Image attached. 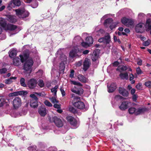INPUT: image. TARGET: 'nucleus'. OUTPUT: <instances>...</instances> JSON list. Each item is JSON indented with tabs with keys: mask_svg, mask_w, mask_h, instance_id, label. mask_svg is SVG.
I'll return each instance as SVG.
<instances>
[{
	"mask_svg": "<svg viewBox=\"0 0 151 151\" xmlns=\"http://www.w3.org/2000/svg\"><path fill=\"white\" fill-rule=\"evenodd\" d=\"M89 52V51L88 50L83 51V50L81 48L80 46L75 47L70 51L69 56L72 58L79 57L82 55V53L84 54H87Z\"/></svg>",
	"mask_w": 151,
	"mask_h": 151,
	"instance_id": "f257e3e1",
	"label": "nucleus"
},
{
	"mask_svg": "<svg viewBox=\"0 0 151 151\" xmlns=\"http://www.w3.org/2000/svg\"><path fill=\"white\" fill-rule=\"evenodd\" d=\"M24 52L23 55H20V60L22 63L25 62L24 66H32L33 65V61L32 58H28L29 54L28 51Z\"/></svg>",
	"mask_w": 151,
	"mask_h": 151,
	"instance_id": "f03ea898",
	"label": "nucleus"
},
{
	"mask_svg": "<svg viewBox=\"0 0 151 151\" xmlns=\"http://www.w3.org/2000/svg\"><path fill=\"white\" fill-rule=\"evenodd\" d=\"M16 14L19 18H24L28 17L29 13L28 11L25 10L24 8H20L15 10Z\"/></svg>",
	"mask_w": 151,
	"mask_h": 151,
	"instance_id": "7ed1b4c3",
	"label": "nucleus"
},
{
	"mask_svg": "<svg viewBox=\"0 0 151 151\" xmlns=\"http://www.w3.org/2000/svg\"><path fill=\"white\" fill-rule=\"evenodd\" d=\"M73 105L76 107L80 109L83 110L84 111H87L88 109V106H85L84 103L80 101L73 103Z\"/></svg>",
	"mask_w": 151,
	"mask_h": 151,
	"instance_id": "20e7f679",
	"label": "nucleus"
},
{
	"mask_svg": "<svg viewBox=\"0 0 151 151\" xmlns=\"http://www.w3.org/2000/svg\"><path fill=\"white\" fill-rule=\"evenodd\" d=\"M21 4L20 0H12L8 3L7 8L8 10H10L16 6H19Z\"/></svg>",
	"mask_w": 151,
	"mask_h": 151,
	"instance_id": "39448f33",
	"label": "nucleus"
},
{
	"mask_svg": "<svg viewBox=\"0 0 151 151\" xmlns=\"http://www.w3.org/2000/svg\"><path fill=\"white\" fill-rule=\"evenodd\" d=\"M145 110L144 109H136L135 108L131 107L128 109V111L130 114H134L136 115H138L143 113Z\"/></svg>",
	"mask_w": 151,
	"mask_h": 151,
	"instance_id": "423d86ee",
	"label": "nucleus"
},
{
	"mask_svg": "<svg viewBox=\"0 0 151 151\" xmlns=\"http://www.w3.org/2000/svg\"><path fill=\"white\" fill-rule=\"evenodd\" d=\"M121 21L123 24L128 27H132L133 26L134 22L132 19L124 17L121 19Z\"/></svg>",
	"mask_w": 151,
	"mask_h": 151,
	"instance_id": "0eeeda50",
	"label": "nucleus"
},
{
	"mask_svg": "<svg viewBox=\"0 0 151 151\" xmlns=\"http://www.w3.org/2000/svg\"><path fill=\"white\" fill-rule=\"evenodd\" d=\"M86 42H82L81 43V45L83 47H86L89 46L90 45L92 44L93 42V39L91 36H88L86 39Z\"/></svg>",
	"mask_w": 151,
	"mask_h": 151,
	"instance_id": "6e6552de",
	"label": "nucleus"
},
{
	"mask_svg": "<svg viewBox=\"0 0 151 151\" xmlns=\"http://www.w3.org/2000/svg\"><path fill=\"white\" fill-rule=\"evenodd\" d=\"M60 66H65L68 65L67 57L64 54L62 53L60 55Z\"/></svg>",
	"mask_w": 151,
	"mask_h": 151,
	"instance_id": "1a4fd4ad",
	"label": "nucleus"
},
{
	"mask_svg": "<svg viewBox=\"0 0 151 151\" xmlns=\"http://www.w3.org/2000/svg\"><path fill=\"white\" fill-rule=\"evenodd\" d=\"M22 104L21 99L19 97H16L13 101V104L15 108H17L20 106Z\"/></svg>",
	"mask_w": 151,
	"mask_h": 151,
	"instance_id": "9d476101",
	"label": "nucleus"
},
{
	"mask_svg": "<svg viewBox=\"0 0 151 151\" xmlns=\"http://www.w3.org/2000/svg\"><path fill=\"white\" fill-rule=\"evenodd\" d=\"M37 84V81L34 79H32L28 81L27 86L31 89H33L35 88Z\"/></svg>",
	"mask_w": 151,
	"mask_h": 151,
	"instance_id": "9b49d317",
	"label": "nucleus"
},
{
	"mask_svg": "<svg viewBox=\"0 0 151 151\" xmlns=\"http://www.w3.org/2000/svg\"><path fill=\"white\" fill-rule=\"evenodd\" d=\"M144 24L142 23H139L137 24L135 27V30L137 33L142 32L144 30Z\"/></svg>",
	"mask_w": 151,
	"mask_h": 151,
	"instance_id": "f8f14e48",
	"label": "nucleus"
},
{
	"mask_svg": "<svg viewBox=\"0 0 151 151\" xmlns=\"http://www.w3.org/2000/svg\"><path fill=\"white\" fill-rule=\"evenodd\" d=\"M54 121L56 126L58 127H61L63 126V123L61 120L56 116L54 117Z\"/></svg>",
	"mask_w": 151,
	"mask_h": 151,
	"instance_id": "ddd939ff",
	"label": "nucleus"
},
{
	"mask_svg": "<svg viewBox=\"0 0 151 151\" xmlns=\"http://www.w3.org/2000/svg\"><path fill=\"white\" fill-rule=\"evenodd\" d=\"M99 53V50L98 49H96L94 51L91 57V59L93 61H95L98 59Z\"/></svg>",
	"mask_w": 151,
	"mask_h": 151,
	"instance_id": "4468645a",
	"label": "nucleus"
},
{
	"mask_svg": "<svg viewBox=\"0 0 151 151\" xmlns=\"http://www.w3.org/2000/svg\"><path fill=\"white\" fill-rule=\"evenodd\" d=\"M110 37L109 35L106 36L104 37H102L100 38L98 41L99 42H104V43H109L110 42Z\"/></svg>",
	"mask_w": 151,
	"mask_h": 151,
	"instance_id": "2eb2a0df",
	"label": "nucleus"
},
{
	"mask_svg": "<svg viewBox=\"0 0 151 151\" xmlns=\"http://www.w3.org/2000/svg\"><path fill=\"white\" fill-rule=\"evenodd\" d=\"M38 112L41 116H44L47 114V109L44 107H40L38 109Z\"/></svg>",
	"mask_w": 151,
	"mask_h": 151,
	"instance_id": "dca6fc26",
	"label": "nucleus"
},
{
	"mask_svg": "<svg viewBox=\"0 0 151 151\" xmlns=\"http://www.w3.org/2000/svg\"><path fill=\"white\" fill-rule=\"evenodd\" d=\"M119 91L120 93L123 96L127 97L129 94L128 92L124 88L119 87Z\"/></svg>",
	"mask_w": 151,
	"mask_h": 151,
	"instance_id": "f3484780",
	"label": "nucleus"
},
{
	"mask_svg": "<svg viewBox=\"0 0 151 151\" xmlns=\"http://www.w3.org/2000/svg\"><path fill=\"white\" fill-rule=\"evenodd\" d=\"M108 91L109 93L114 91L116 88V84L114 83H112L109 86H107Z\"/></svg>",
	"mask_w": 151,
	"mask_h": 151,
	"instance_id": "a211bd4d",
	"label": "nucleus"
},
{
	"mask_svg": "<svg viewBox=\"0 0 151 151\" xmlns=\"http://www.w3.org/2000/svg\"><path fill=\"white\" fill-rule=\"evenodd\" d=\"M66 119L71 125L74 126H76L77 122L73 117L71 116H68L66 117Z\"/></svg>",
	"mask_w": 151,
	"mask_h": 151,
	"instance_id": "6ab92c4d",
	"label": "nucleus"
},
{
	"mask_svg": "<svg viewBox=\"0 0 151 151\" xmlns=\"http://www.w3.org/2000/svg\"><path fill=\"white\" fill-rule=\"evenodd\" d=\"M27 93V92L23 91H20L13 92L9 94V96H17L18 95H24Z\"/></svg>",
	"mask_w": 151,
	"mask_h": 151,
	"instance_id": "aec40b11",
	"label": "nucleus"
},
{
	"mask_svg": "<svg viewBox=\"0 0 151 151\" xmlns=\"http://www.w3.org/2000/svg\"><path fill=\"white\" fill-rule=\"evenodd\" d=\"M128 104L129 102L127 101L123 102L119 106V108L122 110H125L128 108Z\"/></svg>",
	"mask_w": 151,
	"mask_h": 151,
	"instance_id": "412c9836",
	"label": "nucleus"
},
{
	"mask_svg": "<svg viewBox=\"0 0 151 151\" xmlns=\"http://www.w3.org/2000/svg\"><path fill=\"white\" fill-rule=\"evenodd\" d=\"M77 77L79 81L82 82L86 83L87 82V79L81 74H78Z\"/></svg>",
	"mask_w": 151,
	"mask_h": 151,
	"instance_id": "4be33fe9",
	"label": "nucleus"
},
{
	"mask_svg": "<svg viewBox=\"0 0 151 151\" xmlns=\"http://www.w3.org/2000/svg\"><path fill=\"white\" fill-rule=\"evenodd\" d=\"M17 26L16 25L11 24H7L5 28V30H9L12 31L15 29L17 28Z\"/></svg>",
	"mask_w": 151,
	"mask_h": 151,
	"instance_id": "5701e85b",
	"label": "nucleus"
},
{
	"mask_svg": "<svg viewBox=\"0 0 151 151\" xmlns=\"http://www.w3.org/2000/svg\"><path fill=\"white\" fill-rule=\"evenodd\" d=\"M30 106L33 108L37 107L38 106L37 100L31 99L30 102Z\"/></svg>",
	"mask_w": 151,
	"mask_h": 151,
	"instance_id": "b1692460",
	"label": "nucleus"
},
{
	"mask_svg": "<svg viewBox=\"0 0 151 151\" xmlns=\"http://www.w3.org/2000/svg\"><path fill=\"white\" fill-rule=\"evenodd\" d=\"M71 91L74 93L77 94L79 95H81L83 93V91L81 88H80L76 90L72 88Z\"/></svg>",
	"mask_w": 151,
	"mask_h": 151,
	"instance_id": "393cba45",
	"label": "nucleus"
},
{
	"mask_svg": "<svg viewBox=\"0 0 151 151\" xmlns=\"http://www.w3.org/2000/svg\"><path fill=\"white\" fill-rule=\"evenodd\" d=\"M147 31L151 30V19H148L147 20L145 25Z\"/></svg>",
	"mask_w": 151,
	"mask_h": 151,
	"instance_id": "a878e982",
	"label": "nucleus"
},
{
	"mask_svg": "<svg viewBox=\"0 0 151 151\" xmlns=\"http://www.w3.org/2000/svg\"><path fill=\"white\" fill-rule=\"evenodd\" d=\"M128 67H118L117 69L120 72H122L127 70L128 71H131L132 69L129 68H127Z\"/></svg>",
	"mask_w": 151,
	"mask_h": 151,
	"instance_id": "bb28decb",
	"label": "nucleus"
},
{
	"mask_svg": "<svg viewBox=\"0 0 151 151\" xmlns=\"http://www.w3.org/2000/svg\"><path fill=\"white\" fill-rule=\"evenodd\" d=\"M7 19L9 22L14 23L17 21L15 17L13 16L8 15L7 16Z\"/></svg>",
	"mask_w": 151,
	"mask_h": 151,
	"instance_id": "cd10ccee",
	"label": "nucleus"
},
{
	"mask_svg": "<svg viewBox=\"0 0 151 151\" xmlns=\"http://www.w3.org/2000/svg\"><path fill=\"white\" fill-rule=\"evenodd\" d=\"M16 79L17 77H11L9 79H6L5 80V83L6 84H10L14 81V80H15Z\"/></svg>",
	"mask_w": 151,
	"mask_h": 151,
	"instance_id": "c85d7f7f",
	"label": "nucleus"
},
{
	"mask_svg": "<svg viewBox=\"0 0 151 151\" xmlns=\"http://www.w3.org/2000/svg\"><path fill=\"white\" fill-rule=\"evenodd\" d=\"M71 100L73 101L72 103L73 104L76 102H77L78 101H79L80 97L76 96L75 94H71Z\"/></svg>",
	"mask_w": 151,
	"mask_h": 151,
	"instance_id": "c756f323",
	"label": "nucleus"
},
{
	"mask_svg": "<svg viewBox=\"0 0 151 151\" xmlns=\"http://www.w3.org/2000/svg\"><path fill=\"white\" fill-rule=\"evenodd\" d=\"M7 24L5 20L2 18H0V25L4 29Z\"/></svg>",
	"mask_w": 151,
	"mask_h": 151,
	"instance_id": "7c9ffc66",
	"label": "nucleus"
},
{
	"mask_svg": "<svg viewBox=\"0 0 151 151\" xmlns=\"http://www.w3.org/2000/svg\"><path fill=\"white\" fill-rule=\"evenodd\" d=\"M121 78L122 79L127 80L128 78V74L127 73H121L119 74Z\"/></svg>",
	"mask_w": 151,
	"mask_h": 151,
	"instance_id": "2f4dec72",
	"label": "nucleus"
},
{
	"mask_svg": "<svg viewBox=\"0 0 151 151\" xmlns=\"http://www.w3.org/2000/svg\"><path fill=\"white\" fill-rule=\"evenodd\" d=\"M17 55V51L15 50H10L9 54V56L11 58H13L16 56Z\"/></svg>",
	"mask_w": 151,
	"mask_h": 151,
	"instance_id": "473e14b6",
	"label": "nucleus"
},
{
	"mask_svg": "<svg viewBox=\"0 0 151 151\" xmlns=\"http://www.w3.org/2000/svg\"><path fill=\"white\" fill-rule=\"evenodd\" d=\"M20 59L18 57H15L13 59V65H14L18 66L20 63Z\"/></svg>",
	"mask_w": 151,
	"mask_h": 151,
	"instance_id": "72a5a7b5",
	"label": "nucleus"
},
{
	"mask_svg": "<svg viewBox=\"0 0 151 151\" xmlns=\"http://www.w3.org/2000/svg\"><path fill=\"white\" fill-rule=\"evenodd\" d=\"M58 87V85H56L54 87L52 88L51 89V91L53 93V94L54 96H56V93L57 91V89Z\"/></svg>",
	"mask_w": 151,
	"mask_h": 151,
	"instance_id": "f704fd0d",
	"label": "nucleus"
},
{
	"mask_svg": "<svg viewBox=\"0 0 151 151\" xmlns=\"http://www.w3.org/2000/svg\"><path fill=\"white\" fill-rule=\"evenodd\" d=\"M82 40L80 36H77L75 37L73 39V42H77L79 43H81Z\"/></svg>",
	"mask_w": 151,
	"mask_h": 151,
	"instance_id": "c9c22d12",
	"label": "nucleus"
},
{
	"mask_svg": "<svg viewBox=\"0 0 151 151\" xmlns=\"http://www.w3.org/2000/svg\"><path fill=\"white\" fill-rule=\"evenodd\" d=\"M98 27H96L95 29V32L97 33V35H98L100 36L105 32L104 30L102 29H100L99 30H98Z\"/></svg>",
	"mask_w": 151,
	"mask_h": 151,
	"instance_id": "e433bc0d",
	"label": "nucleus"
},
{
	"mask_svg": "<svg viewBox=\"0 0 151 151\" xmlns=\"http://www.w3.org/2000/svg\"><path fill=\"white\" fill-rule=\"evenodd\" d=\"M112 22V19L111 18H108L106 19L104 22V25L105 27H108V24L111 23Z\"/></svg>",
	"mask_w": 151,
	"mask_h": 151,
	"instance_id": "4c0bfd02",
	"label": "nucleus"
},
{
	"mask_svg": "<svg viewBox=\"0 0 151 151\" xmlns=\"http://www.w3.org/2000/svg\"><path fill=\"white\" fill-rule=\"evenodd\" d=\"M91 65L90 60L88 59H86L83 64V66H89Z\"/></svg>",
	"mask_w": 151,
	"mask_h": 151,
	"instance_id": "58836bf2",
	"label": "nucleus"
},
{
	"mask_svg": "<svg viewBox=\"0 0 151 151\" xmlns=\"http://www.w3.org/2000/svg\"><path fill=\"white\" fill-rule=\"evenodd\" d=\"M55 96L54 97H52L49 98L51 101L53 103H58V101L56 99Z\"/></svg>",
	"mask_w": 151,
	"mask_h": 151,
	"instance_id": "ea45409f",
	"label": "nucleus"
},
{
	"mask_svg": "<svg viewBox=\"0 0 151 151\" xmlns=\"http://www.w3.org/2000/svg\"><path fill=\"white\" fill-rule=\"evenodd\" d=\"M24 69L28 73H30L32 72L31 67H24Z\"/></svg>",
	"mask_w": 151,
	"mask_h": 151,
	"instance_id": "a19ab883",
	"label": "nucleus"
},
{
	"mask_svg": "<svg viewBox=\"0 0 151 151\" xmlns=\"http://www.w3.org/2000/svg\"><path fill=\"white\" fill-rule=\"evenodd\" d=\"M20 83L21 85L23 87H26V85L25 83V79L23 78L20 79Z\"/></svg>",
	"mask_w": 151,
	"mask_h": 151,
	"instance_id": "79ce46f5",
	"label": "nucleus"
},
{
	"mask_svg": "<svg viewBox=\"0 0 151 151\" xmlns=\"http://www.w3.org/2000/svg\"><path fill=\"white\" fill-rule=\"evenodd\" d=\"M70 82L71 84H73L75 85H76L79 86H82V84L80 82L76 81H70Z\"/></svg>",
	"mask_w": 151,
	"mask_h": 151,
	"instance_id": "37998d69",
	"label": "nucleus"
},
{
	"mask_svg": "<svg viewBox=\"0 0 151 151\" xmlns=\"http://www.w3.org/2000/svg\"><path fill=\"white\" fill-rule=\"evenodd\" d=\"M118 23V22H115L112 23L109 26V27L111 30H112L113 29L115 28Z\"/></svg>",
	"mask_w": 151,
	"mask_h": 151,
	"instance_id": "c03bdc74",
	"label": "nucleus"
},
{
	"mask_svg": "<svg viewBox=\"0 0 151 151\" xmlns=\"http://www.w3.org/2000/svg\"><path fill=\"white\" fill-rule=\"evenodd\" d=\"M5 103L4 99L3 97L0 96V107L2 106Z\"/></svg>",
	"mask_w": 151,
	"mask_h": 151,
	"instance_id": "a18cd8bd",
	"label": "nucleus"
},
{
	"mask_svg": "<svg viewBox=\"0 0 151 151\" xmlns=\"http://www.w3.org/2000/svg\"><path fill=\"white\" fill-rule=\"evenodd\" d=\"M38 85L40 87H43L44 86V84L42 80H40L38 82Z\"/></svg>",
	"mask_w": 151,
	"mask_h": 151,
	"instance_id": "49530a36",
	"label": "nucleus"
},
{
	"mask_svg": "<svg viewBox=\"0 0 151 151\" xmlns=\"http://www.w3.org/2000/svg\"><path fill=\"white\" fill-rule=\"evenodd\" d=\"M44 104L47 106L51 107L52 106V104L50 102L47 100H46L44 101Z\"/></svg>",
	"mask_w": 151,
	"mask_h": 151,
	"instance_id": "de8ad7c7",
	"label": "nucleus"
},
{
	"mask_svg": "<svg viewBox=\"0 0 151 151\" xmlns=\"http://www.w3.org/2000/svg\"><path fill=\"white\" fill-rule=\"evenodd\" d=\"M145 14L142 13H139L138 14V18L139 19H141L145 17Z\"/></svg>",
	"mask_w": 151,
	"mask_h": 151,
	"instance_id": "09e8293b",
	"label": "nucleus"
},
{
	"mask_svg": "<svg viewBox=\"0 0 151 151\" xmlns=\"http://www.w3.org/2000/svg\"><path fill=\"white\" fill-rule=\"evenodd\" d=\"M150 40H148L146 41L143 42V45L145 46H147L150 45Z\"/></svg>",
	"mask_w": 151,
	"mask_h": 151,
	"instance_id": "8fccbe9b",
	"label": "nucleus"
},
{
	"mask_svg": "<svg viewBox=\"0 0 151 151\" xmlns=\"http://www.w3.org/2000/svg\"><path fill=\"white\" fill-rule=\"evenodd\" d=\"M69 110L71 112L75 113L77 112L76 109L73 107H70L69 108Z\"/></svg>",
	"mask_w": 151,
	"mask_h": 151,
	"instance_id": "3c124183",
	"label": "nucleus"
},
{
	"mask_svg": "<svg viewBox=\"0 0 151 151\" xmlns=\"http://www.w3.org/2000/svg\"><path fill=\"white\" fill-rule=\"evenodd\" d=\"M145 85L148 88H151V81H148L145 83Z\"/></svg>",
	"mask_w": 151,
	"mask_h": 151,
	"instance_id": "603ef678",
	"label": "nucleus"
},
{
	"mask_svg": "<svg viewBox=\"0 0 151 151\" xmlns=\"http://www.w3.org/2000/svg\"><path fill=\"white\" fill-rule=\"evenodd\" d=\"M7 71V70L6 68H3L0 69V73L3 74L6 73Z\"/></svg>",
	"mask_w": 151,
	"mask_h": 151,
	"instance_id": "864d4df0",
	"label": "nucleus"
},
{
	"mask_svg": "<svg viewBox=\"0 0 151 151\" xmlns=\"http://www.w3.org/2000/svg\"><path fill=\"white\" fill-rule=\"evenodd\" d=\"M30 96L33 99H32L38 100V98L35 96V94H31Z\"/></svg>",
	"mask_w": 151,
	"mask_h": 151,
	"instance_id": "5fc2aeb1",
	"label": "nucleus"
},
{
	"mask_svg": "<svg viewBox=\"0 0 151 151\" xmlns=\"http://www.w3.org/2000/svg\"><path fill=\"white\" fill-rule=\"evenodd\" d=\"M122 98V97L121 96L118 95L115 96V99L118 100L119 99H121Z\"/></svg>",
	"mask_w": 151,
	"mask_h": 151,
	"instance_id": "6e6d98bb",
	"label": "nucleus"
},
{
	"mask_svg": "<svg viewBox=\"0 0 151 151\" xmlns=\"http://www.w3.org/2000/svg\"><path fill=\"white\" fill-rule=\"evenodd\" d=\"M137 73L138 74H141L142 73V71L139 67L137 68L136 69Z\"/></svg>",
	"mask_w": 151,
	"mask_h": 151,
	"instance_id": "4d7b16f0",
	"label": "nucleus"
},
{
	"mask_svg": "<svg viewBox=\"0 0 151 151\" xmlns=\"http://www.w3.org/2000/svg\"><path fill=\"white\" fill-rule=\"evenodd\" d=\"M106 46L108 47L109 48H110L111 45H112V42H111V40H110V42L109 43H106Z\"/></svg>",
	"mask_w": 151,
	"mask_h": 151,
	"instance_id": "13d9d810",
	"label": "nucleus"
},
{
	"mask_svg": "<svg viewBox=\"0 0 151 151\" xmlns=\"http://www.w3.org/2000/svg\"><path fill=\"white\" fill-rule=\"evenodd\" d=\"M46 95L45 94L44 92L38 93V95L40 96L43 97Z\"/></svg>",
	"mask_w": 151,
	"mask_h": 151,
	"instance_id": "bf43d9fd",
	"label": "nucleus"
},
{
	"mask_svg": "<svg viewBox=\"0 0 151 151\" xmlns=\"http://www.w3.org/2000/svg\"><path fill=\"white\" fill-rule=\"evenodd\" d=\"M120 63L118 61H115L113 63V66H117L119 65Z\"/></svg>",
	"mask_w": 151,
	"mask_h": 151,
	"instance_id": "052dcab7",
	"label": "nucleus"
},
{
	"mask_svg": "<svg viewBox=\"0 0 151 151\" xmlns=\"http://www.w3.org/2000/svg\"><path fill=\"white\" fill-rule=\"evenodd\" d=\"M134 76L132 74H131L129 75V80L131 81L134 79Z\"/></svg>",
	"mask_w": 151,
	"mask_h": 151,
	"instance_id": "680f3d73",
	"label": "nucleus"
},
{
	"mask_svg": "<svg viewBox=\"0 0 151 151\" xmlns=\"http://www.w3.org/2000/svg\"><path fill=\"white\" fill-rule=\"evenodd\" d=\"M58 60V59H53V65H57V60Z\"/></svg>",
	"mask_w": 151,
	"mask_h": 151,
	"instance_id": "e2e57ef3",
	"label": "nucleus"
},
{
	"mask_svg": "<svg viewBox=\"0 0 151 151\" xmlns=\"http://www.w3.org/2000/svg\"><path fill=\"white\" fill-rule=\"evenodd\" d=\"M136 88L138 89H140L141 88V84L139 83L136 86Z\"/></svg>",
	"mask_w": 151,
	"mask_h": 151,
	"instance_id": "0e129e2a",
	"label": "nucleus"
},
{
	"mask_svg": "<svg viewBox=\"0 0 151 151\" xmlns=\"http://www.w3.org/2000/svg\"><path fill=\"white\" fill-rule=\"evenodd\" d=\"M60 90L63 96H65V93L64 91L61 88H60Z\"/></svg>",
	"mask_w": 151,
	"mask_h": 151,
	"instance_id": "69168bd1",
	"label": "nucleus"
},
{
	"mask_svg": "<svg viewBox=\"0 0 151 151\" xmlns=\"http://www.w3.org/2000/svg\"><path fill=\"white\" fill-rule=\"evenodd\" d=\"M54 107L56 108L60 109V106L59 104H55L54 105Z\"/></svg>",
	"mask_w": 151,
	"mask_h": 151,
	"instance_id": "338daca9",
	"label": "nucleus"
},
{
	"mask_svg": "<svg viewBox=\"0 0 151 151\" xmlns=\"http://www.w3.org/2000/svg\"><path fill=\"white\" fill-rule=\"evenodd\" d=\"M82 65V61H79L76 64V66H81Z\"/></svg>",
	"mask_w": 151,
	"mask_h": 151,
	"instance_id": "774afa93",
	"label": "nucleus"
}]
</instances>
